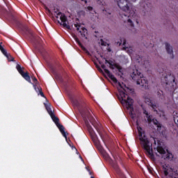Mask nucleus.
Instances as JSON below:
<instances>
[{
  "label": "nucleus",
  "mask_w": 178,
  "mask_h": 178,
  "mask_svg": "<svg viewBox=\"0 0 178 178\" xmlns=\"http://www.w3.org/2000/svg\"><path fill=\"white\" fill-rule=\"evenodd\" d=\"M46 109L49 115H50V116L54 114V112L52 111V109L51 108V106H46Z\"/></svg>",
  "instance_id": "obj_16"
},
{
  "label": "nucleus",
  "mask_w": 178,
  "mask_h": 178,
  "mask_svg": "<svg viewBox=\"0 0 178 178\" xmlns=\"http://www.w3.org/2000/svg\"><path fill=\"white\" fill-rule=\"evenodd\" d=\"M47 12H49V13H51V10L47 9Z\"/></svg>",
  "instance_id": "obj_36"
},
{
  "label": "nucleus",
  "mask_w": 178,
  "mask_h": 178,
  "mask_svg": "<svg viewBox=\"0 0 178 178\" xmlns=\"http://www.w3.org/2000/svg\"><path fill=\"white\" fill-rule=\"evenodd\" d=\"M105 63H106H106H109V65H111V63L108 60H105Z\"/></svg>",
  "instance_id": "obj_33"
},
{
  "label": "nucleus",
  "mask_w": 178,
  "mask_h": 178,
  "mask_svg": "<svg viewBox=\"0 0 178 178\" xmlns=\"http://www.w3.org/2000/svg\"><path fill=\"white\" fill-rule=\"evenodd\" d=\"M74 27H76V31L80 33L81 37H86L87 34V29H86L85 27H82L81 30H80L81 26L79 24H74Z\"/></svg>",
  "instance_id": "obj_11"
},
{
  "label": "nucleus",
  "mask_w": 178,
  "mask_h": 178,
  "mask_svg": "<svg viewBox=\"0 0 178 178\" xmlns=\"http://www.w3.org/2000/svg\"><path fill=\"white\" fill-rule=\"evenodd\" d=\"M54 13H56V19H59L60 16V20L61 22L58 20V23H59V24H61L64 27V29H67V30H70V26L66 23L67 22V17H66L65 14L58 12V10L56 9H54Z\"/></svg>",
  "instance_id": "obj_6"
},
{
  "label": "nucleus",
  "mask_w": 178,
  "mask_h": 178,
  "mask_svg": "<svg viewBox=\"0 0 178 178\" xmlns=\"http://www.w3.org/2000/svg\"><path fill=\"white\" fill-rule=\"evenodd\" d=\"M146 118H147V122H149V123H151V122H153V120L154 119L152 115H149Z\"/></svg>",
  "instance_id": "obj_17"
},
{
  "label": "nucleus",
  "mask_w": 178,
  "mask_h": 178,
  "mask_svg": "<svg viewBox=\"0 0 178 178\" xmlns=\"http://www.w3.org/2000/svg\"><path fill=\"white\" fill-rule=\"evenodd\" d=\"M131 77L132 80L136 81L138 86H141V87H148V80L144 77L143 73L140 72L138 70H133L131 72Z\"/></svg>",
  "instance_id": "obj_3"
},
{
  "label": "nucleus",
  "mask_w": 178,
  "mask_h": 178,
  "mask_svg": "<svg viewBox=\"0 0 178 178\" xmlns=\"http://www.w3.org/2000/svg\"><path fill=\"white\" fill-rule=\"evenodd\" d=\"M122 12L120 13V16L124 23H128L131 27H134L133 22H136L138 24L137 14L134 10L133 3L129 0H115Z\"/></svg>",
  "instance_id": "obj_1"
},
{
  "label": "nucleus",
  "mask_w": 178,
  "mask_h": 178,
  "mask_svg": "<svg viewBox=\"0 0 178 178\" xmlns=\"http://www.w3.org/2000/svg\"><path fill=\"white\" fill-rule=\"evenodd\" d=\"M149 171L150 172V173H152V171L151 170V169H149Z\"/></svg>",
  "instance_id": "obj_39"
},
{
  "label": "nucleus",
  "mask_w": 178,
  "mask_h": 178,
  "mask_svg": "<svg viewBox=\"0 0 178 178\" xmlns=\"http://www.w3.org/2000/svg\"><path fill=\"white\" fill-rule=\"evenodd\" d=\"M143 113L145 115L146 118H147V116H149V114L148 113V111H145L143 112Z\"/></svg>",
  "instance_id": "obj_29"
},
{
  "label": "nucleus",
  "mask_w": 178,
  "mask_h": 178,
  "mask_svg": "<svg viewBox=\"0 0 178 178\" xmlns=\"http://www.w3.org/2000/svg\"><path fill=\"white\" fill-rule=\"evenodd\" d=\"M115 43L117 44V45L120 47L122 45V40H120V42H115Z\"/></svg>",
  "instance_id": "obj_28"
},
{
  "label": "nucleus",
  "mask_w": 178,
  "mask_h": 178,
  "mask_svg": "<svg viewBox=\"0 0 178 178\" xmlns=\"http://www.w3.org/2000/svg\"><path fill=\"white\" fill-rule=\"evenodd\" d=\"M165 49L166 51L169 55H171L172 59L175 58V56L173 55V48L170 46L169 43H165Z\"/></svg>",
  "instance_id": "obj_13"
},
{
  "label": "nucleus",
  "mask_w": 178,
  "mask_h": 178,
  "mask_svg": "<svg viewBox=\"0 0 178 178\" xmlns=\"http://www.w3.org/2000/svg\"><path fill=\"white\" fill-rule=\"evenodd\" d=\"M124 44H126V40L124 41L123 45H124Z\"/></svg>",
  "instance_id": "obj_38"
},
{
  "label": "nucleus",
  "mask_w": 178,
  "mask_h": 178,
  "mask_svg": "<svg viewBox=\"0 0 178 178\" xmlns=\"http://www.w3.org/2000/svg\"><path fill=\"white\" fill-rule=\"evenodd\" d=\"M90 178H95V177H91Z\"/></svg>",
  "instance_id": "obj_43"
},
{
  "label": "nucleus",
  "mask_w": 178,
  "mask_h": 178,
  "mask_svg": "<svg viewBox=\"0 0 178 178\" xmlns=\"http://www.w3.org/2000/svg\"><path fill=\"white\" fill-rule=\"evenodd\" d=\"M134 1H136V0H134Z\"/></svg>",
  "instance_id": "obj_45"
},
{
  "label": "nucleus",
  "mask_w": 178,
  "mask_h": 178,
  "mask_svg": "<svg viewBox=\"0 0 178 178\" xmlns=\"http://www.w3.org/2000/svg\"><path fill=\"white\" fill-rule=\"evenodd\" d=\"M102 68H103L106 74H107L108 77H109V79H111L113 83H118V79L115 77V75L111 73L109 70L106 69V65H105V64L102 65Z\"/></svg>",
  "instance_id": "obj_10"
},
{
  "label": "nucleus",
  "mask_w": 178,
  "mask_h": 178,
  "mask_svg": "<svg viewBox=\"0 0 178 178\" xmlns=\"http://www.w3.org/2000/svg\"><path fill=\"white\" fill-rule=\"evenodd\" d=\"M88 113H90V112H88L87 114H84V113H82V116L83 118H87V116H88Z\"/></svg>",
  "instance_id": "obj_27"
},
{
  "label": "nucleus",
  "mask_w": 178,
  "mask_h": 178,
  "mask_svg": "<svg viewBox=\"0 0 178 178\" xmlns=\"http://www.w3.org/2000/svg\"><path fill=\"white\" fill-rule=\"evenodd\" d=\"M3 49V47H2V44H0V51H1Z\"/></svg>",
  "instance_id": "obj_34"
},
{
  "label": "nucleus",
  "mask_w": 178,
  "mask_h": 178,
  "mask_svg": "<svg viewBox=\"0 0 178 178\" xmlns=\"http://www.w3.org/2000/svg\"><path fill=\"white\" fill-rule=\"evenodd\" d=\"M97 3H98L99 5H102V6H104L105 5V3L104 2L103 0H98V1H97Z\"/></svg>",
  "instance_id": "obj_23"
},
{
  "label": "nucleus",
  "mask_w": 178,
  "mask_h": 178,
  "mask_svg": "<svg viewBox=\"0 0 178 178\" xmlns=\"http://www.w3.org/2000/svg\"><path fill=\"white\" fill-rule=\"evenodd\" d=\"M75 40H76V42H77V44H79V45H81V42H80V40H79V38H76L75 39Z\"/></svg>",
  "instance_id": "obj_26"
},
{
  "label": "nucleus",
  "mask_w": 178,
  "mask_h": 178,
  "mask_svg": "<svg viewBox=\"0 0 178 178\" xmlns=\"http://www.w3.org/2000/svg\"><path fill=\"white\" fill-rule=\"evenodd\" d=\"M38 91L41 97H45V95H44V92H42V88H38Z\"/></svg>",
  "instance_id": "obj_22"
},
{
  "label": "nucleus",
  "mask_w": 178,
  "mask_h": 178,
  "mask_svg": "<svg viewBox=\"0 0 178 178\" xmlns=\"http://www.w3.org/2000/svg\"><path fill=\"white\" fill-rule=\"evenodd\" d=\"M154 144H156V141H154Z\"/></svg>",
  "instance_id": "obj_42"
},
{
  "label": "nucleus",
  "mask_w": 178,
  "mask_h": 178,
  "mask_svg": "<svg viewBox=\"0 0 178 178\" xmlns=\"http://www.w3.org/2000/svg\"><path fill=\"white\" fill-rule=\"evenodd\" d=\"M139 140L140 144L146 152V155L151 159H155V155H154V150L152 149V143H149V140L147 138L145 133L138 130Z\"/></svg>",
  "instance_id": "obj_2"
},
{
  "label": "nucleus",
  "mask_w": 178,
  "mask_h": 178,
  "mask_svg": "<svg viewBox=\"0 0 178 178\" xmlns=\"http://www.w3.org/2000/svg\"><path fill=\"white\" fill-rule=\"evenodd\" d=\"M156 149L159 154L163 155L162 158H163V159H165V161H172V159H173V154H172V153H170L168 150L166 154V151H165V149H163L162 146H158L156 147Z\"/></svg>",
  "instance_id": "obj_7"
},
{
  "label": "nucleus",
  "mask_w": 178,
  "mask_h": 178,
  "mask_svg": "<svg viewBox=\"0 0 178 178\" xmlns=\"http://www.w3.org/2000/svg\"><path fill=\"white\" fill-rule=\"evenodd\" d=\"M164 175L165 176H168V175H169V172H168V170L164 171Z\"/></svg>",
  "instance_id": "obj_31"
},
{
  "label": "nucleus",
  "mask_w": 178,
  "mask_h": 178,
  "mask_svg": "<svg viewBox=\"0 0 178 178\" xmlns=\"http://www.w3.org/2000/svg\"><path fill=\"white\" fill-rule=\"evenodd\" d=\"M139 129H140V130H143V128L140 127Z\"/></svg>",
  "instance_id": "obj_41"
},
{
  "label": "nucleus",
  "mask_w": 178,
  "mask_h": 178,
  "mask_svg": "<svg viewBox=\"0 0 178 178\" xmlns=\"http://www.w3.org/2000/svg\"><path fill=\"white\" fill-rule=\"evenodd\" d=\"M171 178H178V175H177L175 176H172V177H171Z\"/></svg>",
  "instance_id": "obj_35"
},
{
  "label": "nucleus",
  "mask_w": 178,
  "mask_h": 178,
  "mask_svg": "<svg viewBox=\"0 0 178 178\" xmlns=\"http://www.w3.org/2000/svg\"><path fill=\"white\" fill-rule=\"evenodd\" d=\"M102 42H103L104 40H101Z\"/></svg>",
  "instance_id": "obj_44"
},
{
  "label": "nucleus",
  "mask_w": 178,
  "mask_h": 178,
  "mask_svg": "<svg viewBox=\"0 0 178 178\" xmlns=\"http://www.w3.org/2000/svg\"><path fill=\"white\" fill-rule=\"evenodd\" d=\"M31 84L33 86L34 90L36 91V92H40V91L38 90V88H41L40 87L37 88V86H35V84L33 83H31Z\"/></svg>",
  "instance_id": "obj_21"
},
{
  "label": "nucleus",
  "mask_w": 178,
  "mask_h": 178,
  "mask_svg": "<svg viewBox=\"0 0 178 178\" xmlns=\"http://www.w3.org/2000/svg\"><path fill=\"white\" fill-rule=\"evenodd\" d=\"M87 9H88V10H89V11H91V10H92V6H88V8H87Z\"/></svg>",
  "instance_id": "obj_30"
},
{
  "label": "nucleus",
  "mask_w": 178,
  "mask_h": 178,
  "mask_svg": "<svg viewBox=\"0 0 178 178\" xmlns=\"http://www.w3.org/2000/svg\"><path fill=\"white\" fill-rule=\"evenodd\" d=\"M102 45H105L103 42H102Z\"/></svg>",
  "instance_id": "obj_40"
},
{
  "label": "nucleus",
  "mask_w": 178,
  "mask_h": 178,
  "mask_svg": "<svg viewBox=\"0 0 178 178\" xmlns=\"http://www.w3.org/2000/svg\"><path fill=\"white\" fill-rule=\"evenodd\" d=\"M119 86L123 90H119L122 101H123L126 104L128 109H131L133 111V109H134L133 108V104H134V100H133V99H131L130 97H129V95L126 93V88L129 90V88L126 87V85H124L123 83L122 85V83H119Z\"/></svg>",
  "instance_id": "obj_4"
},
{
  "label": "nucleus",
  "mask_w": 178,
  "mask_h": 178,
  "mask_svg": "<svg viewBox=\"0 0 178 178\" xmlns=\"http://www.w3.org/2000/svg\"><path fill=\"white\" fill-rule=\"evenodd\" d=\"M114 66L118 70V72H122V66H120V65L115 64Z\"/></svg>",
  "instance_id": "obj_20"
},
{
  "label": "nucleus",
  "mask_w": 178,
  "mask_h": 178,
  "mask_svg": "<svg viewBox=\"0 0 178 178\" xmlns=\"http://www.w3.org/2000/svg\"><path fill=\"white\" fill-rule=\"evenodd\" d=\"M6 56L9 62H13V60H15V58L12 57L9 54Z\"/></svg>",
  "instance_id": "obj_18"
},
{
  "label": "nucleus",
  "mask_w": 178,
  "mask_h": 178,
  "mask_svg": "<svg viewBox=\"0 0 178 178\" xmlns=\"http://www.w3.org/2000/svg\"><path fill=\"white\" fill-rule=\"evenodd\" d=\"M165 80L166 84H169V83H175V76L172 75V72H168V73L165 76Z\"/></svg>",
  "instance_id": "obj_12"
},
{
  "label": "nucleus",
  "mask_w": 178,
  "mask_h": 178,
  "mask_svg": "<svg viewBox=\"0 0 178 178\" xmlns=\"http://www.w3.org/2000/svg\"><path fill=\"white\" fill-rule=\"evenodd\" d=\"M16 69L24 80L28 81V83H31V79L30 78V75H29V72H24V71H23L24 70V67H22L19 64H17Z\"/></svg>",
  "instance_id": "obj_9"
},
{
  "label": "nucleus",
  "mask_w": 178,
  "mask_h": 178,
  "mask_svg": "<svg viewBox=\"0 0 178 178\" xmlns=\"http://www.w3.org/2000/svg\"><path fill=\"white\" fill-rule=\"evenodd\" d=\"M75 104L76 105V106H79V105H80V103L79 102V101L76 100Z\"/></svg>",
  "instance_id": "obj_32"
},
{
  "label": "nucleus",
  "mask_w": 178,
  "mask_h": 178,
  "mask_svg": "<svg viewBox=\"0 0 178 178\" xmlns=\"http://www.w3.org/2000/svg\"><path fill=\"white\" fill-rule=\"evenodd\" d=\"M154 126H156L158 129H161L162 127V124L158 121L156 119H153V121H152Z\"/></svg>",
  "instance_id": "obj_15"
},
{
  "label": "nucleus",
  "mask_w": 178,
  "mask_h": 178,
  "mask_svg": "<svg viewBox=\"0 0 178 178\" xmlns=\"http://www.w3.org/2000/svg\"><path fill=\"white\" fill-rule=\"evenodd\" d=\"M102 10H103V13L106 15L108 16V15H112V10L109 8H102Z\"/></svg>",
  "instance_id": "obj_14"
},
{
  "label": "nucleus",
  "mask_w": 178,
  "mask_h": 178,
  "mask_svg": "<svg viewBox=\"0 0 178 178\" xmlns=\"http://www.w3.org/2000/svg\"><path fill=\"white\" fill-rule=\"evenodd\" d=\"M92 125L97 130V133H99V136H101V133L99 132V129L98 128V125L97 124V123H93Z\"/></svg>",
  "instance_id": "obj_19"
},
{
  "label": "nucleus",
  "mask_w": 178,
  "mask_h": 178,
  "mask_svg": "<svg viewBox=\"0 0 178 178\" xmlns=\"http://www.w3.org/2000/svg\"><path fill=\"white\" fill-rule=\"evenodd\" d=\"M1 51L3 54H4L6 56H8V51H6L4 49H1Z\"/></svg>",
  "instance_id": "obj_25"
},
{
  "label": "nucleus",
  "mask_w": 178,
  "mask_h": 178,
  "mask_svg": "<svg viewBox=\"0 0 178 178\" xmlns=\"http://www.w3.org/2000/svg\"><path fill=\"white\" fill-rule=\"evenodd\" d=\"M32 80L35 84H37V83H38V80L37 79V78H35V76L32 77Z\"/></svg>",
  "instance_id": "obj_24"
},
{
  "label": "nucleus",
  "mask_w": 178,
  "mask_h": 178,
  "mask_svg": "<svg viewBox=\"0 0 178 178\" xmlns=\"http://www.w3.org/2000/svg\"><path fill=\"white\" fill-rule=\"evenodd\" d=\"M81 13H83V15L86 13L84 11H81Z\"/></svg>",
  "instance_id": "obj_37"
},
{
  "label": "nucleus",
  "mask_w": 178,
  "mask_h": 178,
  "mask_svg": "<svg viewBox=\"0 0 178 178\" xmlns=\"http://www.w3.org/2000/svg\"><path fill=\"white\" fill-rule=\"evenodd\" d=\"M145 104H147V105H148L149 106H151V108H152V111L156 112V115H159L160 118L165 117V112L163 111H158V106H159L158 105L157 102H156L154 100H151V99L148 97L145 98Z\"/></svg>",
  "instance_id": "obj_5"
},
{
  "label": "nucleus",
  "mask_w": 178,
  "mask_h": 178,
  "mask_svg": "<svg viewBox=\"0 0 178 178\" xmlns=\"http://www.w3.org/2000/svg\"><path fill=\"white\" fill-rule=\"evenodd\" d=\"M53 122L55 123L56 126L58 127V130L60 131L61 134L65 137V138H67V136L66 135V132L65 131V127L59 123V118L55 116V114L50 115Z\"/></svg>",
  "instance_id": "obj_8"
}]
</instances>
